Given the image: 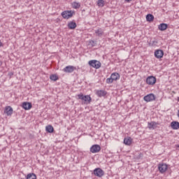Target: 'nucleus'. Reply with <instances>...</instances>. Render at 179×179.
Returning a JSON list of instances; mask_svg holds the SVG:
<instances>
[{
    "label": "nucleus",
    "mask_w": 179,
    "mask_h": 179,
    "mask_svg": "<svg viewBox=\"0 0 179 179\" xmlns=\"http://www.w3.org/2000/svg\"><path fill=\"white\" fill-rule=\"evenodd\" d=\"M21 179H26V178H21Z\"/></svg>",
    "instance_id": "obj_34"
},
{
    "label": "nucleus",
    "mask_w": 179,
    "mask_h": 179,
    "mask_svg": "<svg viewBox=\"0 0 179 179\" xmlns=\"http://www.w3.org/2000/svg\"><path fill=\"white\" fill-rule=\"evenodd\" d=\"M167 27H169V25L166 23H162L158 26V29L161 30V31H164V30L167 29Z\"/></svg>",
    "instance_id": "obj_15"
},
{
    "label": "nucleus",
    "mask_w": 179,
    "mask_h": 179,
    "mask_svg": "<svg viewBox=\"0 0 179 179\" xmlns=\"http://www.w3.org/2000/svg\"><path fill=\"white\" fill-rule=\"evenodd\" d=\"M146 83L147 85H150L151 86H153L156 83V78L153 76H148L146 79Z\"/></svg>",
    "instance_id": "obj_5"
},
{
    "label": "nucleus",
    "mask_w": 179,
    "mask_h": 179,
    "mask_svg": "<svg viewBox=\"0 0 179 179\" xmlns=\"http://www.w3.org/2000/svg\"><path fill=\"white\" fill-rule=\"evenodd\" d=\"M95 94H96L98 97H104L105 96H107V91L103 90H95Z\"/></svg>",
    "instance_id": "obj_9"
},
{
    "label": "nucleus",
    "mask_w": 179,
    "mask_h": 179,
    "mask_svg": "<svg viewBox=\"0 0 179 179\" xmlns=\"http://www.w3.org/2000/svg\"><path fill=\"white\" fill-rule=\"evenodd\" d=\"M100 150H101V147L97 144H95L90 148V152L92 153H99Z\"/></svg>",
    "instance_id": "obj_7"
},
{
    "label": "nucleus",
    "mask_w": 179,
    "mask_h": 179,
    "mask_svg": "<svg viewBox=\"0 0 179 179\" xmlns=\"http://www.w3.org/2000/svg\"><path fill=\"white\" fill-rule=\"evenodd\" d=\"M157 122L152 121L148 123V128L149 129H156L157 128Z\"/></svg>",
    "instance_id": "obj_12"
},
{
    "label": "nucleus",
    "mask_w": 179,
    "mask_h": 179,
    "mask_svg": "<svg viewBox=\"0 0 179 179\" xmlns=\"http://www.w3.org/2000/svg\"><path fill=\"white\" fill-rule=\"evenodd\" d=\"M126 1V2H131V1H132V0H125Z\"/></svg>",
    "instance_id": "obj_31"
},
{
    "label": "nucleus",
    "mask_w": 179,
    "mask_h": 179,
    "mask_svg": "<svg viewBox=\"0 0 179 179\" xmlns=\"http://www.w3.org/2000/svg\"><path fill=\"white\" fill-rule=\"evenodd\" d=\"M27 179H37V176L34 173H29L27 176Z\"/></svg>",
    "instance_id": "obj_24"
},
{
    "label": "nucleus",
    "mask_w": 179,
    "mask_h": 179,
    "mask_svg": "<svg viewBox=\"0 0 179 179\" xmlns=\"http://www.w3.org/2000/svg\"><path fill=\"white\" fill-rule=\"evenodd\" d=\"M75 70H76V67L73 66H67L63 69V71L66 73H72V72H73Z\"/></svg>",
    "instance_id": "obj_10"
},
{
    "label": "nucleus",
    "mask_w": 179,
    "mask_h": 179,
    "mask_svg": "<svg viewBox=\"0 0 179 179\" xmlns=\"http://www.w3.org/2000/svg\"><path fill=\"white\" fill-rule=\"evenodd\" d=\"M88 64L90 66H92V68H95V69H99L101 67V63L97 60H90Z\"/></svg>",
    "instance_id": "obj_3"
},
{
    "label": "nucleus",
    "mask_w": 179,
    "mask_h": 179,
    "mask_svg": "<svg viewBox=\"0 0 179 179\" xmlns=\"http://www.w3.org/2000/svg\"><path fill=\"white\" fill-rule=\"evenodd\" d=\"M143 100L147 103L154 101V100H156V96L154 94H149L143 97Z\"/></svg>",
    "instance_id": "obj_4"
},
{
    "label": "nucleus",
    "mask_w": 179,
    "mask_h": 179,
    "mask_svg": "<svg viewBox=\"0 0 179 179\" xmlns=\"http://www.w3.org/2000/svg\"><path fill=\"white\" fill-rule=\"evenodd\" d=\"M167 169L168 166L166 164L161 163L158 165V169L162 173H166V171H167Z\"/></svg>",
    "instance_id": "obj_8"
},
{
    "label": "nucleus",
    "mask_w": 179,
    "mask_h": 179,
    "mask_svg": "<svg viewBox=\"0 0 179 179\" xmlns=\"http://www.w3.org/2000/svg\"><path fill=\"white\" fill-rule=\"evenodd\" d=\"M154 19H155V16H153V15L152 14H148L146 15L147 22H153Z\"/></svg>",
    "instance_id": "obj_22"
},
{
    "label": "nucleus",
    "mask_w": 179,
    "mask_h": 179,
    "mask_svg": "<svg viewBox=\"0 0 179 179\" xmlns=\"http://www.w3.org/2000/svg\"><path fill=\"white\" fill-rule=\"evenodd\" d=\"M4 113H6L7 115H11L13 114V108L10 106H6L4 110Z\"/></svg>",
    "instance_id": "obj_14"
},
{
    "label": "nucleus",
    "mask_w": 179,
    "mask_h": 179,
    "mask_svg": "<svg viewBox=\"0 0 179 179\" xmlns=\"http://www.w3.org/2000/svg\"><path fill=\"white\" fill-rule=\"evenodd\" d=\"M50 80H54V82H57V80H58L59 78H58V76H57L55 74H52L50 76Z\"/></svg>",
    "instance_id": "obj_23"
},
{
    "label": "nucleus",
    "mask_w": 179,
    "mask_h": 179,
    "mask_svg": "<svg viewBox=\"0 0 179 179\" xmlns=\"http://www.w3.org/2000/svg\"><path fill=\"white\" fill-rule=\"evenodd\" d=\"M73 9H79V8H80V3H79L78 2H73Z\"/></svg>",
    "instance_id": "obj_25"
},
{
    "label": "nucleus",
    "mask_w": 179,
    "mask_h": 179,
    "mask_svg": "<svg viewBox=\"0 0 179 179\" xmlns=\"http://www.w3.org/2000/svg\"><path fill=\"white\" fill-rule=\"evenodd\" d=\"M75 15V11L64 10L62 13V16L64 19H69Z\"/></svg>",
    "instance_id": "obj_2"
},
{
    "label": "nucleus",
    "mask_w": 179,
    "mask_h": 179,
    "mask_svg": "<svg viewBox=\"0 0 179 179\" xmlns=\"http://www.w3.org/2000/svg\"><path fill=\"white\" fill-rule=\"evenodd\" d=\"M163 55H164V52H163L162 50H155V58H157L158 59H160V58H163Z\"/></svg>",
    "instance_id": "obj_11"
},
{
    "label": "nucleus",
    "mask_w": 179,
    "mask_h": 179,
    "mask_svg": "<svg viewBox=\"0 0 179 179\" xmlns=\"http://www.w3.org/2000/svg\"><path fill=\"white\" fill-rule=\"evenodd\" d=\"M78 96L80 100L84 101V104H90L92 102V97H90V95H83V94H78Z\"/></svg>",
    "instance_id": "obj_1"
},
{
    "label": "nucleus",
    "mask_w": 179,
    "mask_h": 179,
    "mask_svg": "<svg viewBox=\"0 0 179 179\" xmlns=\"http://www.w3.org/2000/svg\"><path fill=\"white\" fill-rule=\"evenodd\" d=\"M110 77L113 80H118V79H120V73H113L111 74Z\"/></svg>",
    "instance_id": "obj_19"
},
{
    "label": "nucleus",
    "mask_w": 179,
    "mask_h": 179,
    "mask_svg": "<svg viewBox=\"0 0 179 179\" xmlns=\"http://www.w3.org/2000/svg\"><path fill=\"white\" fill-rule=\"evenodd\" d=\"M176 148H178V150H179V144L176 145Z\"/></svg>",
    "instance_id": "obj_33"
},
{
    "label": "nucleus",
    "mask_w": 179,
    "mask_h": 179,
    "mask_svg": "<svg viewBox=\"0 0 179 179\" xmlns=\"http://www.w3.org/2000/svg\"><path fill=\"white\" fill-rule=\"evenodd\" d=\"M76 26H77L76 22L73 21H71L68 24V27L69 29H70V30H73L74 29H76Z\"/></svg>",
    "instance_id": "obj_16"
},
{
    "label": "nucleus",
    "mask_w": 179,
    "mask_h": 179,
    "mask_svg": "<svg viewBox=\"0 0 179 179\" xmlns=\"http://www.w3.org/2000/svg\"><path fill=\"white\" fill-rule=\"evenodd\" d=\"M95 34L99 37H101V36H103V34H104V31H103V29H101V28H99V29L95 30Z\"/></svg>",
    "instance_id": "obj_21"
},
{
    "label": "nucleus",
    "mask_w": 179,
    "mask_h": 179,
    "mask_svg": "<svg viewBox=\"0 0 179 179\" xmlns=\"http://www.w3.org/2000/svg\"><path fill=\"white\" fill-rule=\"evenodd\" d=\"M8 76H10V78H12V76H13V72L8 73Z\"/></svg>",
    "instance_id": "obj_30"
},
{
    "label": "nucleus",
    "mask_w": 179,
    "mask_h": 179,
    "mask_svg": "<svg viewBox=\"0 0 179 179\" xmlns=\"http://www.w3.org/2000/svg\"><path fill=\"white\" fill-rule=\"evenodd\" d=\"M178 118H179V109H178Z\"/></svg>",
    "instance_id": "obj_32"
},
{
    "label": "nucleus",
    "mask_w": 179,
    "mask_h": 179,
    "mask_svg": "<svg viewBox=\"0 0 179 179\" xmlns=\"http://www.w3.org/2000/svg\"><path fill=\"white\" fill-rule=\"evenodd\" d=\"M94 174L96 177H103V176H104V171H103V169L101 168H96L94 170Z\"/></svg>",
    "instance_id": "obj_6"
},
{
    "label": "nucleus",
    "mask_w": 179,
    "mask_h": 179,
    "mask_svg": "<svg viewBox=\"0 0 179 179\" xmlns=\"http://www.w3.org/2000/svg\"><path fill=\"white\" fill-rule=\"evenodd\" d=\"M45 131L49 134H52L54 132V127L52 125H48L45 127Z\"/></svg>",
    "instance_id": "obj_20"
},
{
    "label": "nucleus",
    "mask_w": 179,
    "mask_h": 179,
    "mask_svg": "<svg viewBox=\"0 0 179 179\" xmlns=\"http://www.w3.org/2000/svg\"><path fill=\"white\" fill-rule=\"evenodd\" d=\"M171 127L172 129H179V122H172L171 123Z\"/></svg>",
    "instance_id": "obj_18"
},
{
    "label": "nucleus",
    "mask_w": 179,
    "mask_h": 179,
    "mask_svg": "<svg viewBox=\"0 0 179 179\" xmlns=\"http://www.w3.org/2000/svg\"><path fill=\"white\" fill-rule=\"evenodd\" d=\"M96 44V42L93 40H90L89 41V45H90L91 47H95Z\"/></svg>",
    "instance_id": "obj_28"
},
{
    "label": "nucleus",
    "mask_w": 179,
    "mask_h": 179,
    "mask_svg": "<svg viewBox=\"0 0 179 179\" xmlns=\"http://www.w3.org/2000/svg\"><path fill=\"white\" fill-rule=\"evenodd\" d=\"M150 45H152V47H155L157 45V44H159V42L157 41V40L150 41Z\"/></svg>",
    "instance_id": "obj_26"
},
{
    "label": "nucleus",
    "mask_w": 179,
    "mask_h": 179,
    "mask_svg": "<svg viewBox=\"0 0 179 179\" xmlns=\"http://www.w3.org/2000/svg\"><path fill=\"white\" fill-rule=\"evenodd\" d=\"M22 107L24 110H30L33 107V105L30 102H23Z\"/></svg>",
    "instance_id": "obj_13"
},
{
    "label": "nucleus",
    "mask_w": 179,
    "mask_h": 179,
    "mask_svg": "<svg viewBox=\"0 0 179 179\" xmlns=\"http://www.w3.org/2000/svg\"><path fill=\"white\" fill-rule=\"evenodd\" d=\"M97 5L98 6H101V8H103V6H104V0H98Z\"/></svg>",
    "instance_id": "obj_27"
},
{
    "label": "nucleus",
    "mask_w": 179,
    "mask_h": 179,
    "mask_svg": "<svg viewBox=\"0 0 179 179\" xmlns=\"http://www.w3.org/2000/svg\"><path fill=\"white\" fill-rule=\"evenodd\" d=\"M113 82H114V80H113V78L111 77L106 79V83H108V85L113 83Z\"/></svg>",
    "instance_id": "obj_29"
},
{
    "label": "nucleus",
    "mask_w": 179,
    "mask_h": 179,
    "mask_svg": "<svg viewBox=\"0 0 179 179\" xmlns=\"http://www.w3.org/2000/svg\"><path fill=\"white\" fill-rule=\"evenodd\" d=\"M124 145H127V146H129L131 143H132V138L131 137L124 138Z\"/></svg>",
    "instance_id": "obj_17"
}]
</instances>
